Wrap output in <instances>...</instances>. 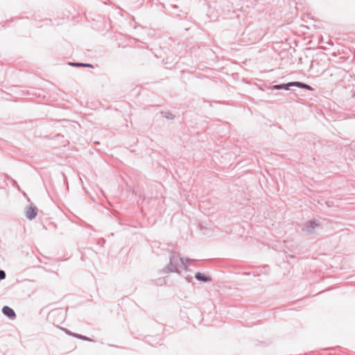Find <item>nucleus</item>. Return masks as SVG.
<instances>
[{
	"instance_id": "obj_1",
	"label": "nucleus",
	"mask_w": 355,
	"mask_h": 355,
	"mask_svg": "<svg viewBox=\"0 0 355 355\" xmlns=\"http://www.w3.org/2000/svg\"><path fill=\"white\" fill-rule=\"evenodd\" d=\"M37 215V211L35 208L28 207L26 211V216L28 219L34 218Z\"/></svg>"
},
{
	"instance_id": "obj_2",
	"label": "nucleus",
	"mask_w": 355,
	"mask_h": 355,
	"mask_svg": "<svg viewBox=\"0 0 355 355\" xmlns=\"http://www.w3.org/2000/svg\"><path fill=\"white\" fill-rule=\"evenodd\" d=\"M290 85H295V86H297V87H301V88H304V89H306L308 90H313V88L306 85V84H304V83H300V82H293V83H290L287 85V86H290ZM286 89H288V87H286Z\"/></svg>"
},
{
	"instance_id": "obj_3",
	"label": "nucleus",
	"mask_w": 355,
	"mask_h": 355,
	"mask_svg": "<svg viewBox=\"0 0 355 355\" xmlns=\"http://www.w3.org/2000/svg\"><path fill=\"white\" fill-rule=\"evenodd\" d=\"M2 311H3V313L6 315H7L8 318H12V319L15 318V313L11 308H10L8 306H4L3 308Z\"/></svg>"
},
{
	"instance_id": "obj_4",
	"label": "nucleus",
	"mask_w": 355,
	"mask_h": 355,
	"mask_svg": "<svg viewBox=\"0 0 355 355\" xmlns=\"http://www.w3.org/2000/svg\"><path fill=\"white\" fill-rule=\"evenodd\" d=\"M196 278L202 282H210L211 279L209 277L206 276L205 274L201 272H197L196 274Z\"/></svg>"
},
{
	"instance_id": "obj_5",
	"label": "nucleus",
	"mask_w": 355,
	"mask_h": 355,
	"mask_svg": "<svg viewBox=\"0 0 355 355\" xmlns=\"http://www.w3.org/2000/svg\"><path fill=\"white\" fill-rule=\"evenodd\" d=\"M6 273L3 270H0V280L5 279Z\"/></svg>"
},
{
	"instance_id": "obj_6",
	"label": "nucleus",
	"mask_w": 355,
	"mask_h": 355,
	"mask_svg": "<svg viewBox=\"0 0 355 355\" xmlns=\"http://www.w3.org/2000/svg\"><path fill=\"white\" fill-rule=\"evenodd\" d=\"M75 66H84V67H92L91 64H73Z\"/></svg>"
},
{
	"instance_id": "obj_7",
	"label": "nucleus",
	"mask_w": 355,
	"mask_h": 355,
	"mask_svg": "<svg viewBox=\"0 0 355 355\" xmlns=\"http://www.w3.org/2000/svg\"><path fill=\"white\" fill-rule=\"evenodd\" d=\"M274 88L275 89H282V88H283V87L282 85H275Z\"/></svg>"
}]
</instances>
